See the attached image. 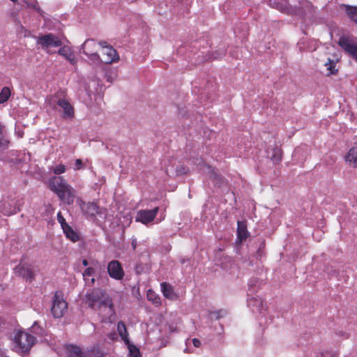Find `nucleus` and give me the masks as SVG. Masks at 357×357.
Segmentation results:
<instances>
[{"label":"nucleus","instance_id":"1","mask_svg":"<svg viewBox=\"0 0 357 357\" xmlns=\"http://www.w3.org/2000/svg\"><path fill=\"white\" fill-rule=\"evenodd\" d=\"M85 302L90 308L102 316L103 319L110 318L114 314L112 298L105 291L99 289H93L91 292L87 293L85 296Z\"/></svg>","mask_w":357,"mask_h":357},{"label":"nucleus","instance_id":"2","mask_svg":"<svg viewBox=\"0 0 357 357\" xmlns=\"http://www.w3.org/2000/svg\"><path fill=\"white\" fill-rule=\"evenodd\" d=\"M50 186L59 199L70 205L74 202L75 195L72 188L61 176H54L50 181Z\"/></svg>","mask_w":357,"mask_h":357},{"label":"nucleus","instance_id":"3","mask_svg":"<svg viewBox=\"0 0 357 357\" xmlns=\"http://www.w3.org/2000/svg\"><path fill=\"white\" fill-rule=\"evenodd\" d=\"M48 104L52 107L56 105L59 107V112L64 119H72L74 118L75 112L73 105L65 98L56 99L52 96L48 100Z\"/></svg>","mask_w":357,"mask_h":357},{"label":"nucleus","instance_id":"4","mask_svg":"<svg viewBox=\"0 0 357 357\" xmlns=\"http://www.w3.org/2000/svg\"><path fill=\"white\" fill-rule=\"evenodd\" d=\"M36 337L24 331H18L15 337L14 342L23 353L28 352L31 347L34 344Z\"/></svg>","mask_w":357,"mask_h":357},{"label":"nucleus","instance_id":"5","mask_svg":"<svg viewBox=\"0 0 357 357\" xmlns=\"http://www.w3.org/2000/svg\"><path fill=\"white\" fill-rule=\"evenodd\" d=\"M68 309V303L60 291H56L52 298L51 312L54 318L62 317Z\"/></svg>","mask_w":357,"mask_h":357},{"label":"nucleus","instance_id":"6","mask_svg":"<svg viewBox=\"0 0 357 357\" xmlns=\"http://www.w3.org/2000/svg\"><path fill=\"white\" fill-rule=\"evenodd\" d=\"M77 204L80 207L82 213L88 218H93L96 215L100 216L106 215V209L98 207L94 202H84L82 199H78Z\"/></svg>","mask_w":357,"mask_h":357},{"label":"nucleus","instance_id":"7","mask_svg":"<svg viewBox=\"0 0 357 357\" xmlns=\"http://www.w3.org/2000/svg\"><path fill=\"white\" fill-rule=\"evenodd\" d=\"M37 43L44 50H47L52 47L61 46V41L60 39L52 33H48L38 37Z\"/></svg>","mask_w":357,"mask_h":357},{"label":"nucleus","instance_id":"8","mask_svg":"<svg viewBox=\"0 0 357 357\" xmlns=\"http://www.w3.org/2000/svg\"><path fill=\"white\" fill-rule=\"evenodd\" d=\"M159 211L158 207H155L151 210L142 209L137 212L135 220L144 225H148L153 221Z\"/></svg>","mask_w":357,"mask_h":357},{"label":"nucleus","instance_id":"9","mask_svg":"<svg viewBox=\"0 0 357 357\" xmlns=\"http://www.w3.org/2000/svg\"><path fill=\"white\" fill-rule=\"evenodd\" d=\"M107 273L109 277L116 280H121L125 273L121 263L117 260H112L107 264Z\"/></svg>","mask_w":357,"mask_h":357},{"label":"nucleus","instance_id":"10","mask_svg":"<svg viewBox=\"0 0 357 357\" xmlns=\"http://www.w3.org/2000/svg\"><path fill=\"white\" fill-rule=\"evenodd\" d=\"M247 303L248 307L254 313L263 314L266 311L264 301L258 295L252 294L250 296H248Z\"/></svg>","mask_w":357,"mask_h":357},{"label":"nucleus","instance_id":"11","mask_svg":"<svg viewBox=\"0 0 357 357\" xmlns=\"http://www.w3.org/2000/svg\"><path fill=\"white\" fill-rule=\"evenodd\" d=\"M269 6L284 14H296V9L289 6L285 0H273L269 1Z\"/></svg>","mask_w":357,"mask_h":357},{"label":"nucleus","instance_id":"12","mask_svg":"<svg viewBox=\"0 0 357 357\" xmlns=\"http://www.w3.org/2000/svg\"><path fill=\"white\" fill-rule=\"evenodd\" d=\"M340 46L351 55L357 61V45L350 39L345 37H341L339 40Z\"/></svg>","mask_w":357,"mask_h":357},{"label":"nucleus","instance_id":"13","mask_svg":"<svg viewBox=\"0 0 357 357\" xmlns=\"http://www.w3.org/2000/svg\"><path fill=\"white\" fill-rule=\"evenodd\" d=\"M102 59L105 64H111L119 60V56L113 47H107L102 51Z\"/></svg>","mask_w":357,"mask_h":357},{"label":"nucleus","instance_id":"14","mask_svg":"<svg viewBox=\"0 0 357 357\" xmlns=\"http://www.w3.org/2000/svg\"><path fill=\"white\" fill-rule=\"evenodd\" d=\"M15 273L24 278L26 281H31L34 278L33 272L29 265L20 263L14 268Z\"/></svg>","mask_w":357,"mask_h":357},{"label":"nucleus","instance_id":"15","mask_svg":"<svg viewBox=\"0 0 357 357\" xmlns=\"http://www.w3.org/2000/svg\"><path fill=\"white\" fill-rule=\"evenodd\" d=\"M195 164L199 171L209 174L210 177L213 179H218V175L215 169L211 166L206 165L201 158H197Z\"/></svg>","mask_w":357,"mask_h":357},{"label":"nucleus","instance_id":"16","mask_svg":"<svg viewBox=\"0 0 357 357\" xmlns=\"http://www.w3.org/2000/svg\"><path fill=\"white\" fill-rule=\"evenodd\" d=\"M92 351L83 352L82 349L75 345H69L67 347L68 357H93Z\"/></svg>","mask_w":357,"mask_h":357},{"label":"nucleus","instance_id":"17","mask_svg":"<svg viewBox=\"0 0 357 357\" xmlns=\"http://www.w3.org/2000/svg\"><path fill=\"white\" fill-rule=\"evenodd\" d=\"M98 48V45L93 39L86 40L82 45V52L86 56L93 52H97Z\"/></svg>","mask_w":357,"mask_h":357},{"label":"nucleus","instance_id":"18","mask_svg":"<svg viewBox=\"0 0 357 357\" xmlns=\"http://www.w3.org/2000/svg\"><path fill=\"white\" fill-rule=\"evenodd\" d=\"M58 54L63 56L66 59H67L71 64L75 65L77 63V59H75V54L72 49L67 45H64L61 47L59 51Z\"/></svg>","mask_w":357,"mask_h":357},{"label":"nucleus","instance_id":"19","mask_svg":"<svg viewBox=\"0 0 357 357\" xmlns=\"http://www.w3.org/2000/svg\"><path fill=\"white\" fill-rule=\"evenodd\" d=\"M86 56L89 64L93 66L94 68L101 69L103 68L104 61L97 52L89 54Z\"/></svg>","mask_w":357,"mask_h":357},{"label":"nucleus","instance_id":"20","mask_svg":"<svg viewBox=\"0 0 357 357\" xmlns=\"http://www.w3.org/2000/svg\"><path fill=\"white\" fill-rule=\"evenodd\" d=\"M345 160L349 166L357 168V146L349 149L345 156Z\"/></svg>","mask_w":357,"mask_h":357},{"label":"nucleus","instance_id":"21","mask_svg":"<svg viewBox=\"0 0 357 357\" xmlns=\"http://www.w3.org/2000/svg\"><path fill=\"white\" fill-rule=\"evenodd\" d=\"M161 291L162 292L163 296L169 299L174 300L176 298V294L174 291V289L172 285L166 283L162 282L160 284Z\"/></svg>","mask_w":357,"mask_h":357},{"label":"nucleus","instance_id":"22","mask_svg":"<svg viewBox=\"0 0 357 357\" xmlns=\"http://www.w3.org/2000/svg\"><path fill=\"white\" fill-rule=\"evenodd\" d=\"M237 227V241L242 242L245 240L248 236L247 226L244 222L238 221Z\"/></svg>","mask_w":357,"mask_h":357},{"label":"nucleus","instance_id":"23","mask_svg":"<svg viewBox=\"0 0 357 357\" xmlns=\"http://www.w3.org/2000/svg\"><path fill=\"white\" fill-rule=\"evenodd\" d=\"M117 331L121 340L124 342L126 345L130 343V341L129 340V334L126 329V325L123 321H119L117 324Z\"/></svg>","mask_w":357,"mask_h":357},{"label":"nucleus","instance_id":"24","mask_svg":"<svg viewBox=\"0 0 357 357\" xmlns=\"http://www.w3.org/2000/svg\"><path fill=\"white\" fill-rule=\"evenodd\" d=\"M95 269L92 267L87 268L83 273V278L87 285H93L95 284L96 278H94Z\"/></svg>","mask_w":357,"mask_h":357},{"label":"nucleus","instance_id":"25","mask_svg":"<svg viewBox=\"0 0 357 357\" xmlns=\"http://www.w3.org/2000/svg\"><path fill=\"white\" fill-rule=\"evenodd\" d=\"M20 211L19 207L12 206L10 203L3 202L1 206V211L4 215H11Z\"/></svg>","mask_w":357,"mask_h":357},{"label":"nucleus","instance_id":"26","mask_svg":"<svg viewBox=\"0 0 357 357\" xmlns=\"http://www.w3.org/2000/svg\"><path fill=\"white\" fill-rule=\"evenodd\" d=\"M337 61V58L333 59L328 58L327 61L325 62L324 66L327 70V75H334L337 72V68H336Z\"/></svg>","mask_w":357,"mask_h":357},{"label":"nucleus","instance_id":"27","mask_svg":"<svg viewBox=\"0 0 357 357\" xmlns=\"http://www.w3.org/2000/svg\"><path fill=\"white\" fill-rule=\"evenodd\" d=\"M261 282L256 278H252L248 281V296H250L252 294H256L258 289L260 287Z\"/></svg>","mask_w":357,"mask_h":357},{"label":"nucleus","instance_id":"28","mask_svg":"<svg viewBox=\"0 0 357 357\" xmlns=\"http://www.w3.org/2000/svg\"><path fill=\"white\" fill-rule=\"evenodd\" d=\"M62 229L66 236L72 241L75 242L79 239L77 234L68 225H65Z\"/></svg>","mask_w":357,"mask_h":357},{"label":"nucleus","instance_id":"29","mask_svg":"<svg viewBox=\"0 0 357 357\" xmlns=\"http://www.w3.org/2000/svg\"><path fill=\"white\" fill-rule=\"evenodd\" d=\"M345 12L349 19L357 24V7L344 5Z\"/></svg>","mask_w":357,"mask_h":357},{"label":"nucleus","instance_id":"30","mask_svg":"<svg viewBox=\"0 0 357 357\" xmlns=\"http://www.w3.org/2000/svg\"><path fill=\"white\" fill-rule=\"evenodd\" d=\"M146 296H147V299L149 301H151L152 303L154 304L155 305L158 306V305H160V303H161L160 298L153 290L149 289L147 291Z\"/></svg>","mask_w":357,"mask_h":357},{"label":"nucleus","instance_id":"31","mask_svg":"<svg viewBox=\"0 0 357 357\" xmlns=\"http://www.w3.org/2000/svg\"><path fill=\"white\" fill-rule=\"evenodd\" d=\"M128 349V357H141L139 349L131 342L126 344Z\"/></svg>","mask_w":357,"mask_h":357},{"label":"nucleus","instance_id":"32","mask_svg":"<svg viewBox=\"0 0 357 357\" xmlns=\"http://www.w3.org/2000/svg\"><path fill=\"white\" fill-rule=\"evenodd\" d=\"M10 96V90L8 87H3L0 92V103L6 102Z\"/></svg>","mask_w":357,"mask_h":357},{"label":"nucleus","instance_id":"33","mask_svg":"<svg viewBox=\"0 0 357 357\" xmlns=\"http://www.w3.org/2000/svg\"><path fill=\"white\" fill-rule=\"evenodd\" d=\"M271 160L274 163H278L281 161L282 151L280 149L276 148L273 149Z\"/></svg>","mask_w":357,"mask_h":357},{"label":"nucleus","instance_id":"34","mask_svg":"<svg viewBox=\"0 0 357 357\" xmlns=\"http://www.w3.org/2000/svg\"><path fill=\"white\" fill-rule=\"evenodd\" d=\"M31 331L32 333L38 336H43L44 333L43 329L38 326L37 321H34L31 327Z\"/></svg>","mask_w":357,"mask_h":357},{"label":"nucleus","instance_id":"35","mask_svg":"<svg viewBox=\"0 0 357 357\" xmlns=\"http://www.w3.org/2000/svg\"><path fill=\"white\" fill-rule=\"evenodd\" d=\"M312 357H335V356L331 351H325L320 354L314 353Z\"/></svg>","mask_w":357,"mask_h":357},{"label":"nucleus","instance_id":"36","mask_svg":"<svg viewBox=\"0 0 357 357\" xmlns=\"http://www.w3.org/2000/svg\"><path fill=\"white\" fill-rule=\"evenodd\" d=\"M66 171V167L63 165H58L53 169V172L55 174L59 175Z\"/></svg>","mask_w":357,"mask_h":357},{"label":"nucleus","instance_id":"37","mask_svg":"<svg viewBox=\"0 0 357 357\" xmlns=\"http://www.w3.org/2000/svg\"><path fill=\"white\" fill-rule=\"evenodd\" d=\"M57 220L59 223L61 225V228L63 229L65 225H68L67 222H66L65 218L61 215V212H59L57 213Z\"/></svg>","mask_w":357,"mask_h":357},{"label":"nucleus","instance_id":"38","mask_svg":"<svg viewBox=\"0 0 357 357\" xmlns=\"http://www.w3.org/2000/svg\"><path fill=\"white\" fill-rule=\"evenodd\" d=\"M82 167H83L82 160L81 159H76L75 162L74 169L79 170V169H82Z\"/></svg>","mask_w":357,"mask_h":357},{"label":"nucleus","instance_id":"39","mask_svg":"<svg viewBox=\"0 0 357 357\" xmlns=\"http://www.w3.org/2000/svg\"><path fill=\"white\" fill-rule=\"evenodd\" d=\"M97 43L98 45V47H102V51H103L104 48H106L107 47H112L110 45H109L107 43V42L104 41V40L100 41L99 43Z\"/></svg>","mask_w":357,"mask_h":357},{"label":"nucleus","instance_id":"40","mask_svg":"<svg viewBox=\"0 0 357 357\" xmlns=\"http://www.w3.org/2000/svg\"><path fill=\"white\" fill-rule=\"evenodd\" d=\"M192 344H193L194 347H196V348L199 347L200 345H201V342L197 338L192 339Z\"/></svg>","mask_w":357,"mask_h":357},{"label":"nucleus","instance_id":"41","mask_svg":"<svg viewBox=\"0 0 357 357\" xmlns=\"http://www.w3.org/2000/svg\"><path fill=\"white\" fill-rule=\"evenodd\" d=\"M137 245V241L136 238H132L131 242V245L132 247V249L135 250Z\"/></svg>","mask_w":357,"mask_h":357},{"label":"nucleus","instance_id":"42","mask_svg":"<svg viewBox=\"0 0 357 357\" xmlns=\"http://www.w3.org/2000/svg\"><path fill=\"white\" fill-rule=\"evenodd\" d=\"M177 172H178V174H185L187 172V170H185L184 169H182V170L181 169H177Z\"/></svg>","mask_w":357,"mask_h":357},{"label":"nucleus","instance_id":"43","mask_svg":"<svg viewBox=\"0 0 357 357\" xmlns=\"http://www.w3.org/2000/svg\"><path fill=\"white\" fill-rule=\"evenodd\" d=\"M82 264H83V266H88V264H88V261H87L86 259H83V261H82Z\"/></svg>","mask_w":357,"mask_h":357},{"label":"nucleus","instance_id":"44","mask_svg":"<svg viewBox=\"0 0 357 357\" xmlns=\"http://www.w3.org/2000/svg\"><path fill=\"white\" fill-rule=\"evenodd\" d=\"M17 135L19 137H22V136H23L22 132H17Z\"/></svg>","mask_w":357,"mask_h":357},{"label":"nucleus","instance_id":"45","mask_svg":"<svg viewBox=\"0 0 357 357\" xmlns=\"http://www.w3.org/2000/svg\"><path fill=\"white\" fill-rule=\"evenodd\" d=\"M185 352H190V351H188V348L187 347V348H185Z\"/></svg>","mask_w":357,"mask_h":357}]
</instances>
